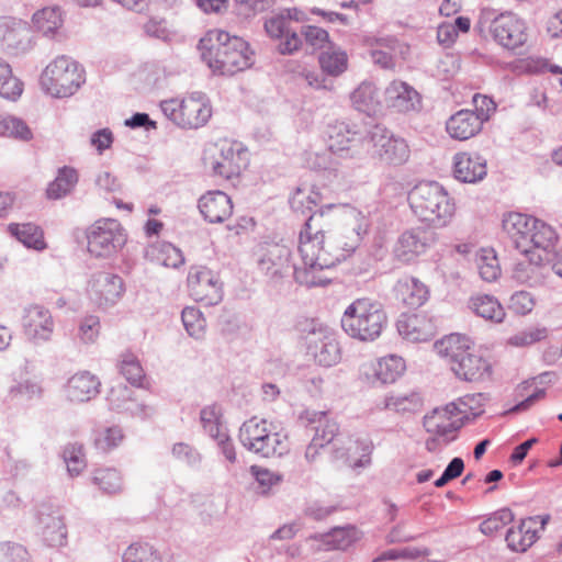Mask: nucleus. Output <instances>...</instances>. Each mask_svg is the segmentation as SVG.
<instances>
[{"mask_svg": "<svg viewBox=\"0 0 562 562\" xmlns=\"http://www.w3.org/2000/svg\"><path fill=\"white\" fill-rule=\"evenodd\" d=\"M290 205L295 213H310L299 236L303 268H295L294 279L307 288L325 286L330 279L323 271L351 256L359 247L367 228L355 220L340 232H326L329 213L345 205L324 204L322 193L315 189L308 193L296 189L290 199Z\"/></svg>", "mask_w": 562, "mask_h": 562, "instance_id": "nucleus-1", "label": "nucleus"}, {"mask_svg": "<svg viewBox=\"0 0 562 562\" xmlns=\"http://www.w3.org/2000/svg\"><path fill=\"white\" fill-rule=\"evenodd\" d=\"M198 48L209 67L223 76H233L254 64L249 44L223 30H210L200 40Z\"/></svg>", "mask_w": 562, "mask_h": 562, "instance_id": "nucleus-2", "label": "nucleus"}, {"mask_svg": "<svg viewBox=\"0 0 562 562\" xmlns=\"http://www.w3.org/2000/svg\"><path fill=\"white\" fill-rule=\"evenodd\" d=\"M407 200L419 221L434 227L446 226L454 213V203L437 181L417 183L408 192Z\"/></svg>", "mask_w": 562, "mask_h": 562, "instance_id": "nucleus-3", "label": "nucleus"}, {"mask_svg": "<svg viewBox=\"0 0 562 562\" xmlns=\"http://www.w3.org/2000/svg\"><path fill=\"white\" fill-rule=\"evenodd\" d=\"M435 348L448 360L453 373L463 381L476 382L491 374L490 362L471 350L469 339L464 336L451 334L436 341Z\"/></svg>", "mask_w": 562, "mask_h": 562, "instance_id": "nucleus-4", "label": "nucleus"}, {"mask_svg": "<svg viewBox=\"0 0 562 562\" xmlns=\"http://www.w3.org/2000/svg\"><path fill=\"white\" fill-rule=\"evenodd\" d=\"M387 325V316L379 301L361 297L345 310L341 327L345 333L360 341H374Z\"/></svg>", "mask_w": 562, "mask_h": 562, "instance_id": "nucleus-5", "label": "nucleus"}, {"mask_svg": "<svg viewBox=\"0 0 562 562\" xmlns=\"http://www.w3.org/2000/svg\"><path fill=\"white\" fill-rule=\"evenodd\" d=\"M474 30L481 35L488 32L498 45L512 52L522 47L528 40L525 21L509 11L495 14L494 10L483 9Z\"/></svg>", "mask_w": 562, "mask_h": 562, "instance_id": "nucleus-6", "label": "nucleus"}, {"mask_svg": "<svg viewBox=\"0 0 562 562\" xmlns=\"http://www.w3.org/2000/svg\"><path fill=\"white\" fill-rule=\"evenodd\" d=\"M558 241L555 231L541 220L536 218L529 235L517 243V250L528 258V262H518L515 267V278L525 281L529 278L530 270L550 261V254Z\"/></svg>", "mask_w": 562, "mask_h": 562, "instance_id": "nucleus-7", "label": "nucleus"}, {"mask_svg": "<svg viewBox=\"0 0 562 562\" xmlns=\"http://www.w3.org/2000/svg\"><path fill=\"white\" fill-rule=\"evenodd\" d=\"M40 82L43 90L52 97L67 98L86 82V72L78 61L59 56L43 70Z\"/></svg>", "mask_w": 562, "mask_h": 562, "instance_id": "nucleus-8", "label": "nucleus"}, {"mask_svg": "<svg viewBox=\"0 0 562 562\" xmlns=\"http://www.w3.org/2000/svg\"><path fill=\"white\" fill-rule=\"evenodd\" d=\"M301 333L305 339L307 355L312 356L317 364L329 368L340 361L339 342L328 326L311 319L305 322Z\"/></svg>", "mask_w": 562, "mask_h": 562, "instance_id": "nucleus-9", "label": "nucleus"}, {"mask_svg": "<svg viewBox=\"0 0 562 562\" xmlns=\"http://www.w3.org/2000/svg\"><path fill=\"white\" fill-rule=\"evenodd\" d=\"M367 145L370 146L372 158L385 166H403L411 156L406 139L380 125L368 132Z\"/></svg>", "mask_w": 562, "mask_h": 562, "instance_id": "nucleus-10", "label": "nucleus"}, {"mask_svg": "<svg viewBox=\"0 0 562 562\" xmlns=\"http://www.w3.org/2000/svg\"><path fill=\"white\" fill-rule=\"evenodd\" d=\"M88 251L97 258H108L126 243L123 228L115 220L97 221L87 231Z\"/></svg>", "mask_w": 562, "mask_h": 562, "instance_id": "nucleus-11", "label": "nucleus"}, {"mask_svg": "<svg viewBox=\"0 0 562 562\" xmlns=\"http://www.w3.org/2000/svg\"><path fill=\"white\" fill-rule=\"evenodd\" d=\"M327 149L339 158H360L364 153L367 135L346 122H336L328 126Z\"/></svg>", "mask_w": 562, "mask_h": 562, "instance_id": "nucleus-12", "label": "nucleus"}, {"mask_svg": "<svg viewBox=\"0 0 562 562\" xmlns=\"http://www.w3.org/2000/svg\"><path fill=\"white\" fill-rule=\"evenodd\" d=\"M190 296L205 306L217 305L223 300V284L217 273L206 267H193L188 274Z\"/></svg>", "mask_w": 562, "mask_h": 562, "instance_id": "nucleus-13", "label": "nucleus"}, {"mask_svg": "<svg viewBox=\"0 0 562 562\" xmlns=\"http://www.w3.org/2000/svg\"><path fill=\"white\" fill-rule=\"evenodd\" d=\"M331 445V461L341 462L353 470L367 468L371 464L373 443L369 438H358L345 441L340 435Z\"/></svg>", "mask_w": 562, "mask_h": 562, "instance_id": "nucleus-14", "label": "nucleus"}, {"mask_svg": "<svg viewBox=\"0 0 562 562\" xmlns=\"http://www.w3.org/2000/svg\"><path fill=\"white\" fill-rule=\"evenodd\" d=\"M245 153L236 149L233 144L223 143L214 146V153L204 157V165L212 170L213 176L231 180L241 171V156Z\"/></svg>", "mask_w": 562, "mask_h": 562, "instance_id": "nucleus-15", "label": "nucleus"}, {"mask_svg": "<svg viewBox=\"0 0 562 562\" xmlns=\"http://www.w3.org/2000/svg\"><path fill=\"white\" fill-rule=\"evenodd\" d=\"M436 233L431 228L415 227L402 233L394 248L395 257L404 263L414 261L435 243Z\"/></svg>", "mask_w": 562, "mask_h": 562, "instance_id": "nucleus-16", "label": "nucleus"}, {"mask_svg": "<svg viewBox=\"0 0 562 562\" xmlns=\"http://www.w3.org/2000/svg\"><path fill=\"white\" fill-rule=\"evenodd\" d=\"M134 395L135 391L123 382L112 385L108 394L110 409L142 420L149 418L154 408L138 402Z\"/></svg>", "mask_w": 562, "mask_h": 562, "instance_id": "nucleus-17", "label": "nucleus"}, {"mask_svg": "<svg viewBox=\"0 0 562 562\" xmlns=\"http://www.w3.org/2000/svg\"><path fill=\"white\" fill-rule=\"evenodd\" d=\"M258 267L272 282H279L291 272L294 274L295 265L291 263V250L284 245L273 244L267 247Z\"/></svg>", "mask_w": 562, "mask_h": 562, "instance_id": "nucleus-18", "label": "nucleus"}, {"mask_svg": "<svg viewBox=\"0 0 562 562\" xmlns=\"http://www.w3.org/2000/svg\"><path fill=\"white\" fill-rule=\"evenodd\" d=\"M23 328L25 335L32 341L46 342L54 330V321L48 308L43 305H30L24 308Z\"/></svg>", "mask_w": 562, "mask_h": 562, "instance_id": "nucleus-19", "label": "nucleus"}, {"mask_svg": "<svg viewBox=\"0 0 562 562\" xmlns=\"http://www.w3.org/2000/svg\"><path fill=\"white\" fill-rule=\"evenodd\" d=\"M265 31L270 38L279 40L277 52L281 55H293L302 48L303 40L295 31L289 29L280 11L265 20Z\"/></svg>", "mask_w": 562, "mask_h": 562, "instance_id": "nucleus-20", "label": "nucleus"}, {"mask_svg": "<svg viewBox=\"0 0 562 562\" xmlns=\"http://www.w3.org/2000/svg\"><path fill=\"white\" fill-rule=\"evenodd\" d=\"M124 293L125 283L119 274L102 271L94 276L91 284V295L99 306H113Z\"/></svg>", "mask_w": 562, "mask_h": 562, "instance_id": "nucleus-21", "label": "nucleus"}, {"mask_svg": "<svg viewBox=\"0 0 562 562\" xmlns=\"http://www.w3.org/2000/svg\"><path fill=\"white\" fill-rule=\"evenodd\" d=\"M182 117L180 127L188 130H198L204 126L212 116V106L202 92H193L183 99Z\"/></svg>", "mask_w": 562, "mask_h": 562, "instance_id": "nucleus-22", "label": "nucleus"}, {"mask_svg": "<svg viewBox=\"0 0 562 562\" xmlns=\"http://www.w3.org/2000/svg\"><path fill=\"white\" fill-rule=\"evenodd\" d=\"M486 121V111L475 114L472 110H460L449 117L446 130L452 138L467 140L475 136Z\"/></svg>", "mask_w": 562, "mask_h": 562, "instance_id": "nucleus-23", "label": "nucleus"}, {"mask_svg": "<svg viewBox=\"0 0 562 562\" xmlns=\"http://www.w3.org/2000/svg\"><path fill=\"white\" fill-rule=\"evenodd\" d=\"M203 218L212 224L223 223L233 213L231 198L221 190L209 191L198 202Z\"/></svg>", "mask_w": 562, "mask_h": 562, "instance_id": "nucleus-24", "label": "nucleus"}, {"mask_svg": "<svg viewBox=\"0 0 562 562\" xmlns=\"http://www.w3.org/2000/svg\"><path fill=\"white\" fill-rule=\"evenodd\" d=\"M487 175L486 159L479 154L458 153L453 157V176L464 183H476Z\"/></svg>", "mask_w": 562, "mask_h": 562, "instance_id": "nucleus-25", "label": "nucleus"}, {"mask_svg": "<svg viewBox=\"0 0 562 562\" xmlns=\"http://www.w3.org/2000/svg\"><path fill=\"white\" fill-rule=\"evenodd\" d=\"M299 420L306 427L314 429L313 438H318L323 446L330 445L340 436L338 424L328 418L326 412L304 409L299 414Z\"/></svg>", "mask_w": 562, "mask_h": 562, "instance_id": "nucleus-26", "label": "nucleus"}, {"mask_svg": "<svg viewBox=\"0 0 562 562\" xmlns=\"http://www.w3.org/2000/svg\"><path fill=\"white\" fill-rule=\"evenodd\" d=\"M387 106L400 113L418 111L422 108L420 94L403 81H393L385 90Z\"/></svg>", "mask_w": 562, "mask_h": 562, "instance_id": "nucleus-27", "label": "nucleus"}, {"mask_svg": "<svg viewBox=\"0 0 562 562\" xmlns=\"http://www.w3.org/2000/svg\"><path fill=\"white\" fill-rule=\"evenodd\" d=\"M100 385L101 382L95 375L88 371L78 372L67 382V397L71 402H88L99 394Z\"/></svg>", "mask_w": 562, "mask_h": 562, "instance_id": "nucleus-28", "label": "nucleus"}, {"mask_svg": "<svg viewBox=\"0 0 562 562\" xmlns=\"http://www.w3.org/2000/svg\"><path fill=\"white\" fill-rule=\"evenodd\" d=\"M394 291L396 297L409 308H418L424 305L429 297V290L422 281L415 277L401 278Z\"/></svg>", "mask_w": 562, "mask_h": 562, "instance_id": "nucleus-29", "label": "nucleus"}, {"mask_svg": "<svg viewBox=\"0 0 562 562\" xmlns=\"http://www.w3.org/2000/svg\"><path fill=\"white\" fill-rule=\"evenodd\" d=\"M358 529H328L324 533L311 536L317 542V550H346L357 540Z\"/></svg>", "mask_w": 562, "mask_h": 562, "instance_id": "nucleus-30", "label": "nucleus"}, {"mask_svg": "<svg viewBox=\"0 0 562 562\" xmlns=\"http://www.w3.org/2000/svg\"><path fill=\"white\" fill-rule=\"evenodd\" d=\"M78 172L75 168L63 166L58 169L56 178L48 183L46 196L49 200H60L68 195L78 183Z\"/></svg>", "mask_w": 562, "mask_h": 562, "instance_id": "nucleus-31", "label": "nucleus"}, {"mask_svg": "<svg viewBox=\"0 0 562 562\" xmlns=\"http://www.w3.org/2000/svg\"><path fill=\"white\" fill-rule=\"evenodd\" d=\"M8 232L25 247L43 250L46 247L42 228L33 223H11Z\"/></svg>", "mask_w": 562, "mask_h": 562, "instance_id": "nucleus-32", "label": "nucleus"}, {"mask_svg": "<svg viewBox=\"0 0 562 562\" xmlns=\"http://www.w3.org/2000/svg\"><path fill=\"white\" fill-rule=\"evenodd\" d=\"M288 435L268 429L251 451L262 458L282 457L289 452Z\"/></svg>", "mask_w": 562, "mask_h": 562, "instance_id": "nucleus-33", "label": "nucleus"}, {"mask_svg": "<svg viewBox=\"0 0 562 562\" xmlns=\"http://www.w3.org/2000/svg\"><path fill=\"white\" fill-rule=\"evenodd\" d=\"M406 366L402 357L389 355L378 360L373 367V376L381 384L394 383L405 371Z\"/></svg>", "mask_w": 562, "mask_h": 562, "instance_id": "nucleus-34", "label": "nucleus"}, {"mask_svg": "<svg viewBox=\"0 0 562 562\" xmlns=\"http://www.w3.org/2000/svg\"><path fill=\"white\" fill-rule=\"evenodd\" d=\"M535 220L536 217L517 212H509L503 216V229L509 236L516 249L517 243L529 235Z\"/></svg>", "mask_w": 562, "mask_h": 562, "instance_id": "nucleus-35", "label": "nucleus"}, {"mask_svg": "<svg viewBox=\"0 0 562 562\" xmlns=\"http://www.w3.org/2000/svg\"><path fill=\"white\" fill-rule=\"evenodd\" d=\"M353 108L368 115L374 113L380 104L375 86L370 81L361 82L350 94Z\"/></svg>", "mask_w": 562, "mask_h": 562, "instance_id": "nucleus-36", "label": "nucleus"}, {"mask_svg": "<svg viewBox=\"0 0 562 562\" xmlns=\"http://www.w3.org/2000/svg\"><path fill=\"white\" fill-rule=\"evenodd\" d=\"M471 310L480 317L493 323H502L505 311L496 297L487 294L477 295L470 301Z\"/></svg>", "mask_w": 562, "mask_h": 562, "instance_id": "nucleus-37", "label": "nucleus"}, {"mask_svg": "<svg viewBox=\"0 0 562 562\" xmlns=\"http://www.w3.org/2000/svg\"><path fill=\"white\" fill-rule=\"evenodd\" d=\"M145 257L171 268H178L184 262L181 250L167 241L147 248Z\"/></svg>", "mask_w": 562, "mask_h": 562, "instance_id": "nucleus-38", "label": "nucleus"}, {"mask_svg": "<svg viewBox=\"0 0 562 562\" xmlns=\"http://www.w3.org/2000/svg\"><path fill=\"white\" fill-rule=\"evenodd\" d=\"M91 481L103 494L114 495L123 491L122 474L114 468L95 469Z\"/></svg>", "mask_w": 562, "mask_h": 562, "instance_id": "nucleus-39", "label": "nucleus"}, {"mask_svg": "<svg viewBox=\"0 0 562 562\" xmlns=\"http://www.w3.org/2000/svg\"><path fill=\"white\" fill-rule=\"evenodd\" d=\"M34 27L46 37H54L63 24L61 11L59 8H44L33 14Z\"/></svg>", "mask_w": 562, "mask_h": 562, "instance_id": "nucleus-40", "label": "nucleus"}, {"mask_svg": "<svg viewBox=\"0 0 562 562\" xmlns=\"http://www.w3.org/2000/svg\"><path fill=\"white\" fill-rule=\"evenodd\" d=\"M268 429V423L266 419L252 417L240 426L238 434L239 441L248 451L251 452L258 441L266 436V431Z\"/></svg>", "mask_w": 562, "mask_h": 562, "instance_id": "nucleus-41", "label": "nucleus"}, {"mask_svg": "<svg viewBox=\"0 0 562 562\" xmlns=\"http://www.w3.org/2000/svg\"><path fill=\"white\" fill-rule=\"evenodd\" d=\"M0 136L27 142L33 138V133L22 119L10 114H0Z\"/></svg>", "mask_w": 562, "mask_h": 562, "instance_id": "nucleus-42", "label": "nucleus"}, {"mask_svg": "<svg viewBox=\"0 0 562 562\" xmlns=\"http://www.w3.org/2000/svg\"><path fill=\"white\" fill-rule=\"evenodd\" d=\"M23 91V83L12 75L10 65L0 58V95L15 101Z\"/></svg>", "mask_w": 562, "mask_h": 562, "instance_id": "nucleus-43", "label": "nucleus"}, {"mask_svg": "<svg viewBox=\"0 0 562 562\" xmlns=\"http://www.w3.org/2000/svg\"><path fill=\"white\" fill-rule=\"evenodd\" d=\"M318 60L322 70L330 76H339L347 69L348 65L346 52L333 49V44L328 47V50L319 55Z\"/></svg>", "mask_w": 562, "mask_h": 562, "instance_id": "nucleus-44", "label": "nucleus"}, {"mask_svg": "<svg viewBox=\"0 0 562 562\" xmlns=\"http://www.w3.org/2000/svg\"><path fill=\"white\" fill-rule=\"evenodd\" d=\"M429 550L425 546L411 544L404 546L400 548H392L381 552L376 555L372 562H385V561H394V560H414L422 555L428 554Z\"/></svg>", "mask_w": 562, "mask_h": 562, "instance_id": "nucleus-45", "label": "nucleus"}, {"mask_svg": "<svg viewBox=\"0 0 562 562\" xmlns=\"http://www.w3.org/2000/svg\"><path fill=\"white\" fill-rule=\"evenodd\" d=\"M538 537V529H507L505 540L512 551L525 552Z\"/></svg>", "mask_w": 562, "mask_h": 562, "instance_id": "nucleus-46", "label": "nucleus"}, {"mask_svg": "<svg viewBox=\"0 0 562 562\" xmlns=\"http://www.w3.org/2000/svg\"><path fill=\"white\" fill-rule=\"evenodd\" d=\"M36 522L42 527H66L63 509L50 502H43L36 507Z\"/></svg>", "mask_w": 562, "mask_h": 562, "instance_id": "nucleus-47", "label": "nucleus"}, {"mask_svg": "<svg viewBox=\"0 0 562 562\" xmlns=\"http://www.w3.org/2000/svg\"><path fill=\"white\" fill-rule=\"evenodd\" d=\"M120 373L132 386L137 387L142 385V381L145 378L144 370L138 359L132 353H125L122 356Z\"/></svg>", "mask_w": 562, "mask_h": 562, "instance_id": "nucleus-48", "label": "nucleus"}, {"mask_svg": "<svg viewBox=\"0 0 562 562\" xmlns=\"http://www.w3.org/2000/svg\"><path fill=\"white\" fill-rule=\"evenodd\" d=\"M181 319L187 333L193 338H201L205 329V318L202 313L192 306L182 310Z\"/></svg>", "mask_w": 562, "mask_h": 562, "instance_id": "nucleus-49", "label": "nucleus"}, {"mask_svg": "<svg viewBox=\"0 0 562 562\" xmlns=\"http://www.w3.org/2000/svg\"><path fill=\"white\" fill-rule=\"evenodd\" d=\"M123 562H160V558L148 543H133L125 550Z\"/></svg>", "mask_w": 562, "mask_h": 562, "instance_id": "nucleus-50", "label": "nucleus"}, {"mask_svg": "<svg viewBox=\"0 0 562 562\" xmlns=\"http://www.w3.org/2000/svg\"><path fill=\"white\" fill-rule=\"evenodd\" d=\"M63 458L67 464V471L71 476L78 475L86 467L81 445L70 443L64 448Z\"/></svg>", "mask_w": 562, "mask_h": 562, "instance_id": "nucleus-51", "label": "nucleus"}, {"mask_svg": "<svg viewBox=\"0 0 562 562\" xmlns=\"http://www.w3.org/2000/svg\"><path fill=\"white\" fill-rule=\"evenodd\" d=\"M485 401L486 397L482 393L467 394L460 397V404L463 406V416L461 418L469 422L480 417L484 413L483 406Z\"/></svg>", "mask_w": 562, "mask_h": 562, "instance_id": "nucleus-52", "label": "nucleus"}, {"mask_svg": "<svg viewBox=\"0 0 562 562\" xmlns=\"http://www.w3.org/2000/svg\"><path fill=\"white\" fill-rule=\"evenodd\" d=\"M123 438L124 435L122 428L119 426H111L98 435L95 438V447L99 450L106 452L116 448Z\"/></svg>", "mask_w": 562, "mask_h": 562, "instance_id": "nucleus-53", "label": "nucleus"}, {"mask_svg": "<svg viewBox=\"0 0 562 562\" xmlns=\"http://www.w3.org/2000/svg\"><path fill=\"white\" fill-rule=\"evenodd\" d=\"M301 35L304 37L306 44L310 45L313 49H322L326 46V44L329 46L331 45L328 32L316 25L303 26L301 30Z\"/></svg>", "mask_w": 562, "mask_h": 562, "instance_id": "nucleus-54", "label": "nucleus"}, {"mask_svg": "<svg viewBox=\"0 0 562 562\" xmlns=\"http://www.w3.org/2000/svg\"><path fill=\"white\" fill-rule=\"evenodd\" d=\"M547 337V328L529 327L508 339V344L515 347H525L538 342Z\"/></svg>", "mask_w": 562, "mask_h": 562, "instance_id": "nucleus-55", "label": "nucleus"}, {"mask_svg": "<svg viewBox=\"0 0 562 562\" xmlns=\"http://www.w3.org/2000/svg\"><path fill=\"white\" fill-rule=\"evenodd\" d=\"M477 269L480 277L487 282L495 281L501 269L497 262V258L493 250L488 252L486 256H481L477 260Z\"/></svg>", "mask_w": 562, "mask_h": 562, "instance_id": "nucleus-56", "label": "nucleus"}, {"mask_svg": "<svg viewBox=\"0 0 562 562\" xmlns=\"http://www.w3.org/2000/svg\"><path fill=\"white\" fill-rule=\"evenodd\" d=\"M0 562H29V553L20 543L10 541L1 542Z\"/></svg>", "mask_w": 562, "mask_h": 562, "instance_id": "nucleus-57", "label": "nucleus"}, {"mask_svg": "<svg viewBox=\"0 0 562 562\" xmlns=\"http://www.w3.org/2000/svg\"><path fill=\"white\" fill-rule=\"evenodd\" d=\"M100 331V319L95 315H87L80 321L78 336L85 344L94 342Z\"/></svg>", "mask_w": 562, "mask_h": 562, "instance_id": "nucleus-58", "label": "nucleus"}, {"mask_svg": "<svg viewBox=\"0 0 562 562\" xmlns=\"http://www.w3.org/2000/svg\"><path fill=\"white\" fill-rule=\"evenodd\" d=\"M172 454L176 459L192 468L199 467L202 460L200 452L186 442L175 443L172 447Z\"/></svg>", "mask_w": 562, "mask_h": 562, "instance_id": "nucleus-59", "label": "nucleus"}, {"mask_svg": "<svg viewBox=\"0 0 562 562\" xmlns=\"http://www.w3.org/2000/svg\"><path fill=\"white\" fill-rule=\"evenodd\" d=\"M250 473L252 474L259 486L262 488V494L268 493V491L273 485L278 484L282 480L280 474L271 472L270 470L258 465H251Z\"/></svg>", "mask_w": 562, "mask_h": 562, "instance_id": "nucleus-60", "label": "nucleus"}, {"mask_svg": "<svg viewBox=\"0 0 562 562\" xmlns=\"http://www.w3.org/2000/svg\"><path fill=\"white\" fill-rule=\"evenodd\" d=\"M419 319L417 315H411V316H402L397 321V330L400 335H402L404 338L417 341L423 340L424 337L422 336L420 331L417 329V324Z\"/></svg>", "mask_w": 562, "mask_h": 562, "instance_id": "nucleus-61", "label": "nucleus"}, {"mask_svg": "<svg viewBox=\"0 0 562 562\" xmlns=\"http://www.w3.org/2000/svg\"><path fill=\"white\" fill-rule=\"evenodd\" d=\"M535 301L527 291H517L509 299V308L518 315H526L532 311Z\"/></svg>", "mask_w": 562, "mask_h": 562, "instance_id": "nucleus-62", "label": "nucleus"}, {"mask_svg": "<svg viewBox=\"0 0 562 562\" xmlns=\"http://www.w3.org/2000/svg\"><path fill=\"white\" fill-rule=\"evenodd\" d=\"M516 520L515 514L508 507H503L491 514L479 525V527H506Z\"/></svg>", "mask_w": 562, "mask_h": 562, "instance_id": "nucleus-63", "label": "nucleus"}, {"mask_svg": "<svg viewBox=\"0 0 562 562\" xmlns=\"http://www.w3.org/2000/svg\"><path fill=\"white\" fill-rule=\"evenodd\" d=\"M114 142V135L108 127L100 128L92 133L90 137V144L99 154H103L104 150L109 149Z\"/></svg>", "mask_w": 562, "mask_h": 562, "instance_id": "nucleus-64", "label": "nucleus"}]
</instances>
